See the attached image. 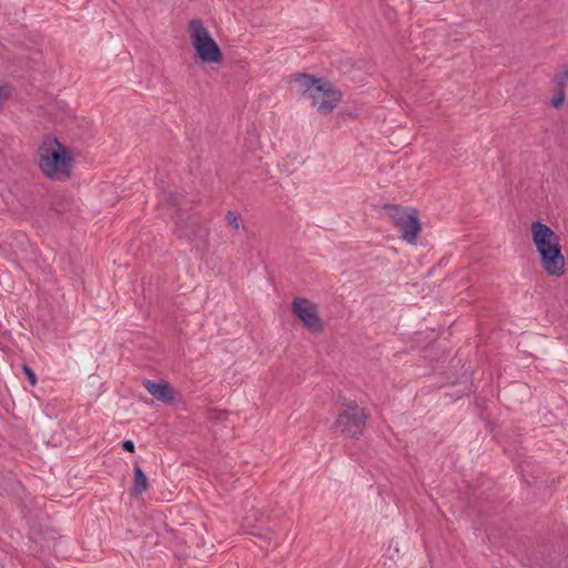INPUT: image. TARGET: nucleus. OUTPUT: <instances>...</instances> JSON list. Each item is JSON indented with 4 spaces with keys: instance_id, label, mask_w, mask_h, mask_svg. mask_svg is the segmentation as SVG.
<instances>
[{
    "instance_id": "nucleus-1",
    "label": "nucleus",
    "mask_w": 568,
    "mask_h": 568,
    "mask_svg": "<svg viewBox=\"0 0 568 568\" xmlns=\"http://www.w3.org/2000/svg\"><path fill=\"white\" fill-rule=\"evenodd\" d=\"M532 243L540 256L544 271L554 277L565 274L566 261L559 236L546 224L534 222L530 226Z\"/></svg>"
},
{
    "instance_id": "nucleus-2",
    "label": "nucleus",
    "mask_w": 568,
    "mask_h": 568,
    "mask_svg": "<svg viewBox=\"0 0 568 568\" xmlns=\"http://www.w3.org/2000/svg\"><path fill=\"white\" fill-rule=\"evenodd\" d=\"M294 82L298 92L320 114H331L342 100V92L324 78L302 73L295 75Z\"/></svg>"
},
{
    "instance_id": "nucleus-3",
    "label": "nucleus",
    "mask_w": 568,
    "mask_h": 568,
    "mask_svg": "<svg viewBox=\"0 0 568 568\" xmlns=\"http://www.w3.org/2000/svg\"><path fill=\"white\" fill-rule=\"evenodd\" d=\"M187 34L196 62L210 67H219L224 62L222 48L202 20H190Z\"/></svg>"
},
{
    "instance_id": "nucleus-4",
    "label": "nucleus",
    "mask_w": 568,
    "mask_h": 568,
    "mask_svg": "<svg viewBox=\"0 0 568 568\" xmlns=\"http://www.w3.org/2000/svg\"><path fill=\"white\" fill-rule=\"evenodd\" d=\"M73 163V154L64 144H42L39 149V168L50 180H68L72 174Z\"/></svg>"
},
{
    "instance_id": "nucleus-5",
    "label": "nucleus",
    "mask_w": 568,
    "mask_h": 568,
    "mask_svg": "<svg viewBox=\"0 0 568 568\" xmlns=\"http://www.w3.org/2000/svg\"><path fill=\"white\" fill-rule=\"evenodd\" d=\"M384 216L398 231L399 237L408 244H416L422 232L419 211L414 206L388 204Z\"/></svg>"
},
{
    "instance_id": "nucleus-6",
    "label": "nucleus",
    "mask_w": 568,
    "mask_h": 568,
    "mask_svg": "<svg viewBox=\"0 0 568 568\" xmlns=\"http://www.w3.org/2000/svg\"><path fill=\"white\" fill-rule=\"evenodd\" d=\"M366 418L364 409L354 402H349L345 405L344 410L338 414L334 426L344 436L354 438L362 435Z\"/></svg>"
},
{
    "instance_id": "nucleus-7",
    "label": "nucleus",
    "mask_w": 568,
    "mask_h": 568,
    "mask_svg": "<svg viewBox=\"0 0 568 568\" xmlns=\"http://www.w3.org/2000/svg\"><path fill=\"white\" fill-rule=\"evenodd\" d=\"M294 315L311 332H320L323 328L322 320L318 316L317 306L313 302L296 297L292 303Z\"/></svg>"
},
{
    "instance_id": "nucleus-8",
    "label": "nucleus",
    "mask_w": 568,
    "mask_h": 568,
    "mask_svg": "<svg viewBox=\"0 0 568 568\" xmlns=\"http://www.w3.org/2000/svg\"><path fill=\"white\" fill-rule=\"evenodd\" d=\"M143 385L148 392L159 400L169 403L174 399V390L165 382L154 383L151 381H145Z\"/></svg>"
},
{
    "instance_id": "nucleus-9",
    "label": "nucleus",
    "mask_w": 568,
    "mask_h": 568,
    "mask_svg": "<svg viewBox=\"0 0 568 568\" xmlns=\"http://www.w3.org/2000/svg\"><path fill=\"white\" fill-rule=\"evenodd\" d=\"M149 488V481L144 473L139 466L134 468L133 487L131 493L133 495H140Z\"/></svg>"
},
{
    "instance_id": "nucleus-10",
    "label": "nucleus",
    "mask_w": 568,
    "mask_h": 568,
    "mask_svg": "<svg viewBox=\"0 0 568 568\" xmlns=\"http://www.w3.org/2000/svg\"><path fill=\"white\" fill-rule=\"evenodd\" d=\"M11 95V88L9 85H2L0 87V111L2 110L6 101Z\"/></svg>"
},
{
    "instance_id": "nucleus-11",
    "label": "nucleus",
    "mask_w": 568,
    "mask_h": 568,
    "mask_svg": "<svg viewBox=\"0 0 568 568\" xmlns=\"http://www.w3.org/2000/svg\"><path fill=\"white\" fill-rule=\"evenodd\" d=\"M226 222L234 230H239V227H240V220H239L237 215L234 212H229L226 214Z\"/></svg>"
},
{
    "instance_id": "nucleus-12",
    "label": "nucleus",
    "mask_w": 568,
    "mask_h": 568,
    "mask_svg": "<svg viewBox=\"0 0 568 568\" xmlns=\"http://www.w3.org/2000/svg\"><path fill=\"white\" fill-rule=\"evenodd\" d=\"M565 101V93L564 91H560L552 100H551V105L554 108H558Z\"/></svg>"
},
{
    "instance_id": "nucleus-13",
    "label": "nucleus",
    "mask_w": 568,
    "mask_h": 568,
    "mask_svg": "<svg viewBox=\"0 0 568 568\" xmlns=\"http://www.w3.org/2000/svg\"><path fill=\"white\" fill-rule=\"evenodd\" d=\"M122 447L124 450L129 452V453H133L134 452V443L130 439H126L122 443Z\"/></svg>"
},
{
    "instance_id": "nucleus-14",
    "label": "nucleus",
    "mask_w": 568,
    "mask_h": 568,
    "mask_svg": "<svg viewBox=\"0 0 568 568\" xmlns=\"http://www.w3.org/2000/svg\"><path fill=\"white\" fill-rule=\"evenodd\" d=\"M24 372H26V374H27V376H28V378H29L30 383H31L32 385H34V384H36V382H37V378H36L34 373H33L30 368H28V367H24Z\"/></svg>"
},
{
    "instance_id": "nucleus-15",
    "label": "nucleus",
    "mask_w": 568,
    "mask_h": 568,
    "mask_svg": "<svg viewBox=\"0 0 568 568\" xmlns=\"http://www.w3.org/2000/svg\"><path fill=\"white\" fill-rule=\"evenodd\" d=\"M247 532L255 535V531H253V528L251 526H245Z\"/></svg>"
},
{
    "instance_id": "nucleus-16",
    "label": "nucleus",
    "mask_w": 568,
    "mask_h": 568,
    "mask_svg": "<svg viewBox=\"0 0 568 568\" xmlns=\"http://www.w3.org/2000/svg\"><path fill=\"white\" fill-rule=\"evenodd\" d=\"M84 124H85V128L89 129L90 128V122L89 121H85L83 120Z\"/></svg>"
}]
</instances>
